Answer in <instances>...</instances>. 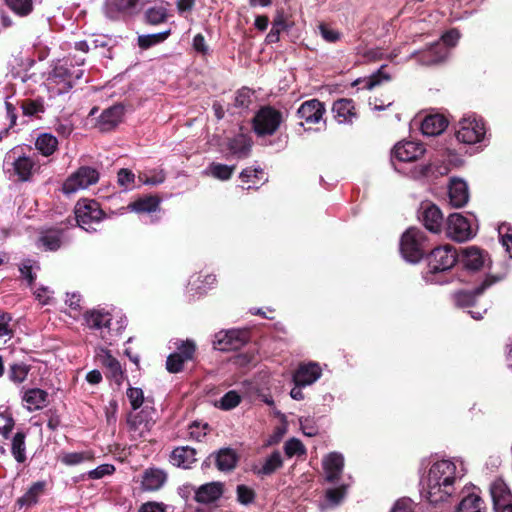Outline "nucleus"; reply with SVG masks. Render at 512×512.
I'll list each match as a JSON object with an SVG mask.
<instances>
[{"instance_id": "obj_56", "label": "nucleus", "mask_w": 512, "mask_h": 512, "mask_svg": "<svg viewBox=\"0 0 512 512\" xmlns=\"http://www.w3.org/2000/svg\"><path fill=\"white\" fill-rule=\"evenodd\" d=\"M117 181L121 187L128 189L134 184L135 174L127 168H121L117 174Z\"/></svg>"}, {"instance_id": "obj_39", "label": "nucleus", "mask_w": 512, "mask_h": 512, "mask_svg": "<svg viewBox=\"0 0 512 512\" xmlns=\"http://www.w3.org/2000/svg\"><path fill=\"white\" fill-rule=\"evenodd\" d=\"M283 459L278 450L273 451L265 460L262 467L257 471L258 475L270 476L278 469L282 468Z\"/></svg>"}, {"instance_id": "obj_37", "label": "nucleus", "mask_w": 512, "mask_h": 512, "mask_svg": "<svg viewBox=\"0 0 512 512\" xmlns=\"http://www.w3.org/2000/svg\"><path fill=\"white\" fill-rule=\"evenodd\" d=\"M25 441L26 433L22 430L17 431L11 440V454L19 464H23L27 460Z\"/></svg>"}, {"instance_id": "obj_61", "label": "nucleus", "mask_w": 512, "mask_h": 512, "mask_svg": "<svg viewBox=\"0 0 512 512\" xmlns=\"http://www.w3.org/2000/svg\"><path fill=\"white\" fill-rule=\"evenodd\" d=\"M264 171L262 168L247 167L240 173V179L243 182H250L253 178L261 180L263 178Z\"/></svg>"}, {"instance_id": "obj_7", "label": "nucleus", "mask_w": 512, "mask_h": 512, "mask_svg": "<svg viewBox=\"0 0 512 512\" xmlns=\"http://www.w3.org/2000/svg\"><path fill=\"white\" fill-rule=\"evenodd\" d=\"M488 490L494 512H512V488L503 478H495Z\"/></svg>"}, {"instance_id": "obj_54", "label": "nucleus", "mask_w": 512, "mask_h": 512, "mask_svg": "<svg viewBox=\"0 0 512 512\" xmlns=\"http://www.w3.org/2000/svg\"><path fill=\"white\" fill-rule=\"evenodd\" d=\"M127 397L133 410L139 409L144 402V394L141 388L129 387L127 389Z\"/></svg>"}, {"instance_id": "obj_51", "label": "nucleus", "mask_w": 512, "mask_h": 512, "mask_svg": "<svg viewBox=\"0 0 512 512\" xmlns=\"http://www.w3.org/2000/svg\"><path fill=\"white\" fill-rule=\"evenodd\" d=\"M91 458L88 452H69L62 455L61 462L67 466H74Z\"/></svg>"}, {"instance_id": "obj_35", "label": "nucleus", "mask_w": 512, "mask_h": 512, "mask_svg": "<svg viewBox=\"0 0 512 512\" xmlns=\"http://www.w3.org/2000/svg\"><path fill=\"white\" fill-rule=\"evenodd\" d=\"M166 481V474L155 468L147 469L142 477L141 485L143 490L156 491L160 489Z\"/></svg>"}, {"instance_id": "obj_10", "label": "nucleus", "mask_w": 512, "mask_h": 512, "mask_svg": "<svg viewBox=\"0 0 512 512\" xmlns=\"http://www.w3.org/2000/svg\"><path fill=\"white\" fill-rule=\"evenodd\" d=\"M500 280L499 277L487 276L482 283L474 288L473 290H458L453 293L452 299L454 304L459 308H468L476 304L477 299L481 296L484 291L491 285L495 284Z\"/></svg>"}, {"instance_id": "obj_6", "label": "nucleus", "mask_w": 512, "mask_h": 512, "mask_svg": "<svg viewBox=\"0 0 512 512\" xmlns=\"http://www.w3.org/2000/svg\"><path fill=\"white\" fill-rule=\"evenodd\" d=\"M486 134V126L482 117L467 115L459 120L455 137L463 144H476L481 142Z\"/></svg>"}, {"instance_id": "obj_17", "label": "nucleus", "mask_w": 512, "mask_h": 512, "mask_svg": "<svg viewBox=\"0 0 512 512\" xmlns=\"http://www.w3.org/2000/svg\"><path fill=\"white\" fill-rule=\"evenodd\" d=\"M424 153L425 147L423 144L413 141H401L394 146L392 157L400 162H413L423 156Z\"/></svg>"}, {"instance_id": "obj_48", "label": "nucleus", "mask_w": 512, "mask_h": 512, "mask_svg": "<svg viewBox=\"0 0 512 512\" xmlns=\"http://www.w3.org/2000/svg\"><path fill=\"white\" fill-rule=\"evenodd\" d=\"M237 501L242 505L252 504L256 499V492L251 487L239 484L236 487Z\"/></svg>"}, {"instance_id": "obj_29", "label": "nucleus", "mask_w": 512, "mask_h": 512, "mask_svg": "<svg viewBox=\"0 0 512 512\" xmlns=\"http://www.w3.org/2000/svg\"><path fill=\"white\" fill-rule=\"evenodd\" d=\"M170 462L177 467L190 468L196 462V450L189 446L177 447L170 455Z\"/></svg>"}, {"instance_id": "obj_3", "label": "nucleus", "mask_w": 512, "mask_h": 512, "mask_svg": "<svg viewBox=\"0 0 512 512\" xmlns=\"http://www.w3.org/2000/svg\"><path fill=\"white\" fill-rule=\"evenodd\" d=\"M459 260V251L451 244L430 248L426 255L428 273L437 274L452 269Z\"/></svg>"}, {"instance_id": "obj_14", "label": "nucleus", "mask_w": 512, "mask_h": 512, "mask_svg": "<svg viewBox=\"0 0 512 512\" xmlns=\"http://www.w3.org/2000/svg\"><path fill=\"white\" fill-rule=\"evenodd\" d=\"M419 219L427 230L439 233L443 225V214L440 208L431 202H423L419 210Z\"/></svg>"}, {"instance_id": "obj_11", "label": "nucleus", "mask_w": 512, "mask_h": 512, "mask_svg": "<svg viewBox=\"0 0 512 512\" xmlns=\"http://www.w3.org/2000/svg\"><path fill=\"white\" fill-rule=\"evenodd\" d=\"M248 338V332L244 330L221 331L215 335L214 348L220 351L238 350L248 341Z\"/></svg>"}, {"instance_id": "obj_25", "label": "nucleus", "mask_w": 512, "mask_h": 512, "mask_svg": "<svg viewBox=\"0 0 512 512\" xmlns=\"http://www.w3.org/2000/svg\"><path fill=\"white\" fill-rule=\"evenodd\" d=\"M223 495V484L211 482L201 485L195 492V500L198 503L209 504L217 501Z\"/></svg>"}, {"instance_id": "obj_62", "label": "nucleus", "mask_w": 512, "mask_h": 512, "mask_svg": "<svg viewBox=\"0 0 512 512\" xmlns=\"http://www.w3.org/2000/svg\"><path fill=\"white\" fill-rule=\"evenodd\" d=\"M115 471V467L111 464H102L97 468L89 471L88 476L90 479H101L106 475H111Z\"/></svg>"}, {"instance_id": "obj_30", "label": "nucleus", "mask_w": 512, "mask_h": 512, "mask_svg": "<svg viewBox=\"0 0 512 512\" xmlns=\"http://www.w3.org/2000/svg\"><path fill=\"white\" fill-rule=\"evenodd\" d=\"M251 147V139L244 134H239L233 138H230L227 142L228 150L238 159L247 158L250 155Z\"/></svg>"}, {"instance_id": "obj_49", "label": "nucleus", "mask_w": 512, "mask_h": 512, "mask_svg": "<svg viewBox=\"0 0 512 512\" xmlns=\"http://www.w3.org/2000/svg\"><path fill=\"white\" fill-rule=\"evenodd\" d=\"M284 452L287 457L302 456L306 454L304 444L297 438H291L285 442Z\"/></svg>"}, {"instance_id": "obj_5", "label": "nucleus", "mask_w": 512, "mask_h": 512, "mask_svg": "<svg viewBox=\"0 0 512 512\" xmlns=\"http://www.w3.org/2000/svg\"><path fill=\"white\" fill-rule=\"evenodd\" d=\"M76 224L87 232H94L93 223H99L106 217L98 201L94 199H80L74 208Z\"/></svg>"}, {"instance_id": "obj_60", "label": "nucleus", "mask_w": 512, "mask_h": 512, "mask_svg": "<svg viewBox=\"0 0 512 512\" xmlns=\"http://www.w3.org/2000/svg\"><path fill=\"white\" fill-rule=\"evenodd\" d=\"M319 30L323 39L329 43H335L341 38V33L339 31L331 29L326 24H320Z\"/></svg>"}, {"instance_id": "obj_59", "label": "nucleus", "mask_w": 512, "mask_h": 512, "mask_svg": "<svg viewBox=\"0 0 512 512\" xmlns=\"http://www.w3.org/2000/svg\"><path fill=\"white\" fill-rule=\"evenodd\" d=\"M11 321V314L0 310V337L12 336L13 330L10 326Z\"/></svg>"}, {"instance_id": "obj_55", "label": "nucleus", "mask_w": 512, "mask_h": 512, "mask_svg": "<svg viewBox=\"0 0 512 512\" xmlns=\"http://www.w3.org/2000/svg\"><path fill=\"white\" fill-rule=\"evenodd\" d=\"M195 351V343L193 341L187 340L178 347V351L175 353L178 354L179 357H181L186 362L193 359Z\"/></svg>"}, {"instance_id": "obj_18", "label": "nucleus", "mask_w": 512, "mask_h": 512, "mask_svg": "<svg viewBox=\"0 0 512 512\" xmlns=\"http://www.w3.org/2000/svg\"><path fill=\"white\" fill-rule=\"evenodd\" d=\"M325 105L318 99H311L303 102L297 110V116L304 119L308 124L318 123L324 113Z\"/></svg>"}, {"instance_id": "obj_13", "label": "nucleus", "mask_w": 512, "mask_h": 512, "mask_svg": "<svg viewBox=\"0 0 512 512\" xmlns=\"http://www.w3.org/2000/svg\"><path fill=\"white\" fill-rule=\"evenodd\" d=\"M125 107L121 103L114 104L102 111L96 122V128L100 132H110L122 122Z\"/></svg>"}, {"instance_id": "obj_36", "label": "nucleus", "mask_w": 512, "mask_h": 512, "mask_svg": "<svg viewBox=\"0 0 512 512\" xmlns=\"http://www.w3.org/2000/svg\"><path fill=\"white\" fill-rule=\"evenodd\" d=\"M161 199L156 195H144L128 205L131 211L137 213H151L158 210Z\"/></svg>"}, {"instance_id": "obj_28", "label": "nucleus", "mask_w": 512, "mask_h": 512, "mask_svg": "<svg viewBox=\"0 0 512 512\" xmlns=\"http://www.w3.org/2000/svg\"><path fill=\"white\" fill-rule=\"evenodd\" d=\"M448 126V120L441 114L426 116L421 123V131L424 135L436 136L441 134Z\"/></svg>"}, {"instance_id": "obj_43", "label": "nucleus", "mask_w": 512, "mask_h": 512, "mask_svg": "<svg viewBox=\"0 0 512 512\" xmlns=\"http://www.w3.org/2000/svg\"><path fill=\"white\" fill-rule=\"evenodd\" d=\"M53 78L57 83L63 82V90L68 91L74 86L73 72L67 67L60 65L53 69Z\"/></svg>"}, {"instance_id": "obj_1", "label": "nucleus", "mask_w": 512, "mask_h": 512, "mask_svg": "<svg viewBox=\"0 0 512 512\" xmlns=\"http://www.w3.org/2000/svg\"><path fill=\"white\" fill-rule=\"evenodd\" d=\"M456 465L450 460L435 462L427 477L426 498L432 504L446 501L455 491Z\"/></svg>"}, {"instance_id": "obj_9", "label": "nucleus", "mask_w": 512, "mask_h": 512, "mask_svg": "<svg viewBox=\"0 0 512 512\" xmlns=\"http://www.w3.org/2000/svg\"><path fill=\"white\" fill-rule=\"evenodd\" d=\"M446 235L456 242H465L474 236L470 221L460 213H452L448 216Z\"/></svg>"}, {"instance_id": "obj_21", "label": "nucleus", "mask_w": 512, "mask_h": 512, "mask_svg": "<svg viewBox=\"0 0 512 512\" xmlns=\"http://www.w3.org/2000/svg\"><path fill=\"white\" fill-rule=\"evenodd\" d=\"M450 204L455 208H461L468 203L469 190L467 183L458 178H452L448 186Z\"/></svg>"}, {"instance_id": "obj_63", "label": "nucleus", "mask_w": 512, "mask_h": 512, "mask_svg": "<svg viewBox=\"0 0 512 512\" xmlns=\"http://www.w3.org/2000/svg\"><path fill=\"white\" fill-rule=\"evenodd\" d=\"M460 38V34L457 29H450L446 31L441 37V44L447 49L448 47H454Z\"/></svg>"}, {"instance_id": "obj_47", "label": "nucleus", "mask_w": 512, "mask_h": 512, "mask_svg": "<svg viewBox=\"0 0 512 512\" xmlns=\"http://www.w3.org/2000/svg\"><path fill=\"white\" fill-rule=\"evenodd\" d=\"M145 18L147 23L151 25H158L167 20V9L163 6L151 7L146 10Z\"/></svg>"}, {"instance_id": "obj_24", "label": "nucleus", "mask_w": 512, "mask_h": 512, "mask_svg": "<svg viewBox=\"0 0 512 512\" xmlns=\"http://www.w3.org/2000/svg\"><path fill=\"white\" fill-rule=\"evenodd\" d=\"M455 512H488V506L479 493L470 492L462 497Z\"/></svg>"}, {"instance_id": "obj_15", "label": "nucleus", "mask_w": 512, "mask_h": 512, "mask_svg": "<svg viewBox=\"0 0 512 512\" xmlns=\"http://www.w3.org/2000/svg\"><path fill=\"white\" fill-rule=\"evenodd\" d=\"M487 257L488 253L485 250L469 246L460 250L458 263L466 270L478 271L484 266Z\"/></svg>"}, {"instance_id": "obj_4", "label": "nucleus", "mask_w": 512, "mask_h": 512, "mask_svg": "<svg viewBox=\"0 0 512 512\" xmlns=\"http://www.w3.org/2000/svg\"><path fill=\"white\" fill-rule=\"evenodd\" d=\"M283 121V114L280 110L274 106L265 105L260 107L254 115L252 126L257 136H272L280 128Z\"/></svg>"}, {"instance_id": "obj_40", "label": "nucleus", "mask_w": 512, "mask_h": 512, "mask_svg": "<svg viewBox=\"0 0 512 512\" xmlns=\"http://www.w3.org/2000/svg\"><path fill=\"white\" fill-rule=\"evenodd\" d=\"M5 5L17 16L27 17L34 10L33 0H3Z\"/></svg>"}, {"instance_id": "obj_19", "label": "nucleus", "mask_w": 512, "mask_h": 512, "mask_svg": "<svg viewBox=\"0 0 512 512\" xmlns=\"http://www.w3.org/2000/svg\"><path fill=\"white\" fill-rule=\"evenodd\" d=\"M325 480L328 483H337L341 479L344 468V457L337 452L330 453L323 461Z\"/></svg>"}, {"instance_id": "obj_44", "label": "nucleus", "mask_w": 512, "mask_h": 512, "mask_svg": "<svg viewBox=\"0 0 512 512\" xmlns=\"http://www.w3.org/2000/svg\"><path fill=\"white\" fill-rule=\"evenodd\" d=\"M288 25L283 15H278L272 23V28L266 36V42L268 44L276 43L280 40L281 32L287 29Z\"/></svg>"}, {"instance_id": "obj_31", "label": "nucleus", "mask_w": 512, "mask_h": 512, "mask_svg": "<svg viewBox=\"0 0 512 512\" xmlns=\"http://www.w3.org/2000/svg\"><path fill=\"white\" fill-rule=\"evenodd\" d=\"M100 362L102 366L107 369L106 376L112 378L114 382L120 386L124 379V373L119 361L113 357L109 351H105V353L100 356Z\"/></svg>"}, {"instance_id": "obj_57", "label": "nucleus", "mask_w": 512, "mask_h": 512, "mask_svg": "<svg viewBox=\"0 0 512 512\" xmlns=\"http://www.w3.org/2000/svg\"><path fill=\"white\" fill-rule=\"evenodd\" d=\"M32 260L30 259H27L25 261H23L20 266H19V271L21 273V276L27 280L28 282V285L31 287L35 280H36V275L33 273V265H32Z\"/></svg>"}, {"instance_id": "obj_32", "label": "nucleus", "mask_w": 512, "mask_h": 512, "mask_svg": "<svg viewBox=\"0 0 512 512\" xmlns=\"http://www.w3.org/2000/svg\"><path fill=\"white\" fill-rule=\"evenodd\" d=\"M47 488V482L37 481L34 482L29 489L26 491V493L17 499V504L20 507H31L38 503L39 497L44 495Z\"/></svg>"}, {"instance_id": "obj_27", "label": "nucleus", "mask_w": 512, "mask_h": 512, "mask_svg": "<svg viewBox=\"0 0 512 512\" xmlns=\"http://www.w3.org/2000/svg\"><path fill=\"white\" fill-rule=\"evenodd\" d=\"M36 162L29 156H20L13 162L14 175L20 182H29L32 180L35 171Z\"/></svg>"}, {"instance_id": "obj_58", "label": "nucleus", "mask_w": 512, "mask_h": 512, "mask_svg": "<svg viewBox=\"0 0 512 512\" xmlns=\"http://www.w3.org/2000/svg\"><path fill=\"white\" fill-rule=\"evenodd\" d=\"M185 361L178 354L172 353L167 357L166 369L170 373H179L183 369Z\"/></svg>"}, {"instance_id": "obj_46", "label": "nucleus", "mask_w": 512, "mask_h": 512, "mask_svg": "<svg viewBox=\"0 0 512 512\" xmlns=\"http://www.w3.org/2000/svg\"><path fill=\"white\" fill-rule=\"evenodd\" d=\"M386 66H381L380 69L377 70V72L373 73L371 76H369L367 79L364 80V88L371 90L375 88L376 86H379L383 82H387L391 80L390 74H388L385 71Z\"/></svg>"}, {"instance_id": "obj_42", "label": "nucleus", "mask_w": 512, "mask_h": 512, "mask_svg": "<svg viewBox=\"0 0 512 512\" xmlns=\"http://www.w3.org/2000/svg\"><path fill=\"white\" fill-rule=\"evenodd\" d=\"M30 369V365H27L23 362L13 363L9 365L8 378L13 383L20 384L26 380Z\"/></svg>"}, {"instance_id": "obj_22", "label": "nucleus", "mask_w": 512, "mask_h": 512, "mask_svg": "<svg viewBox=\"0 0 512 512\" xmlns=\"http://www.w3.org/2000/svg\"><path fill=\"white\" fill-rule=\"evenodd\" d=\"M322 370L317 363L303 364L298 367L293 375V380L297 386L311 385L320 378Z\"/></svg>"}, {"instance_id": "obj_53", "label": "nucleus", "mask_w": 512, "mask_h": 512, "mask_svg": "<svg viewBox=\"0 0 512 512\" xmlns=\"http://www.w3.org/2000/svg\"><path fill=\"white\" fill-rule=\"evenodd\" d=\"M241 402V396L238 392L231 390L224 394L220 400V407L224 410H231Z\"/></svg>"}, {"instance_id": "obj_12", "label": "nucleus", "mask_w": 512, "mask_h": 512, "mask_svg": "<svg viewBox=\"0 0 512 512\" xmlns=\"http://www.w3.org/2000/svg\"><path fill=\"white\" fill-rule=\"evenodd\" d=\"M448 51L440 41L433 42L425 48L415 51L412 58L425 66L437 65L447 58Z\"/></svg>"}, {"instance_id": "obj_45", "label": "nucleus", "mask_w": 512, "mask_h": 512, "mask_svg": "<svg viewBox=\"0 0 512 512\" xmlns=\"http://www.w3.org/2000/svg\"><path fill=\"white\" fill-rule=\"evenodd\" d=\"M170 35V30L165 32L141 35L138 37V46L141 49H149L150 47L165 41Z\"/></svg>"}, {"instance_id": "obj_33", "label": "nucleus", "mask_w": 512, "mask_h": 512, "mask_svg": "<svg viewBox=\"0 0 512 512\" xmlns=\"http://www.w3.org/2000/svg\"><path fill=\"white\" fill-rule=\"evenodd\" d=\"M48 393L40 388H32L25 391L22 400L27 404L29 411L42 409L48 403Z\"/></svg>"}, {"instance_id": "obj_20", "label": "nucleus", "mask_w": 512, "mask_h": 512, "mask_svg": "<svg viewBox=\"0 0 512 512\" xmlns=\"http://www.w3.org/2000/svg\"><path fill=\"white\" fill-rule=\"evenodd\" d=\"M68 225L73 226L72 221L67 219L65 227H51L41 231L38 241L48 251H56L62 246L63 233Z\"/></svg>"}, {"instance_id": "obj_50", "label": "nucleus", "mask_w": 512, "mask_h": 512, "mask_svg": "<svg viewBox=\"0 0 512 512\" xmlns=\"http://www.w3.org/2000/svg\"><path fill=\"white\" fill-rule=\"evenodd\" d=\"M347 490L348 485L342 484L338 487L327 489L325 492V497L327 501L332 505H339L345 498Z\"/></svg>"}, {"instance_id": "obj_52", "label": "nucleus", "mask_w": 512, "mask_h": 512, "mask_svg": "<svg viewBox=\"0 0 512 512\" xmlns=\"http://www.w3.org/2000/svg\"><path fill=\"white\" fill-rule=\"evenodd\" d=\"M21 108L26 116H34L44 112V105L38 100L25 99L22 101Z\"/></svg>"}, {"instance_id": "obj_2", "label": "nucleus", "mask_w": 512, "mask_h": 512, "mask_svg": "<svg viewBox=\"0 0 512 512\" xmlns=\"http://www.w3.org/2000/svg\"><path fill=\"white\" fill-rule=\"evenodd\" d=\"M430 246L429 238L423 230L409 227L400 237L399 251L407 262L417 264L426 259Z\"/></svg>"}, {"instance_id": "obj_23", "label": "nucleus", "mask_w": 512, "mask_h": 512, "mask_svg": "<svg viewBox=\"0 0 512 512\" xmlns=\"http://www.w3.org/2000/svg\"><path fill=\"white\" fill-rule=\"evenodd\" d=\"M213 456L215 459V465L221 472H230L234 470L239 461V456L236 451L229 447L219 449L217 452L211 454L209 458Z\"/></svg>"}, {"instance_id": "obj_16", "label": "nucleus", "mask_w": 512, "mask_h": 512, "mask_svg": "<svg viewBox=\"0 0 512 512\" xmlns=\"http://www.w3.org/2000/svg\"><path fill=\"white\" fill-rule=\"evenodd\" d=\"M332 113L339 124L352 125L358 119V112L354 100L340 98L333 102Z\"/></svg>"}, {"instance_id": "obj_64", "label": "nucleus", "mask_w": 512, "mask_h": 512, "mask_svg": "<svg viewBox=\"0 0 512 512\" xmlns=\"http://www.w3.org/2000/svg\"><path fill=\"white\" fill-rule=\"evenodd\" d=\"M250 103V89L243 87L242 89L238 90L235 97V106L247 108Z\"/></svg>"}, {"instance_id": "obj_41", "label": "nucleus", "mask_w": 512, "mask_h": 512, "mask_svg": "<svg viewBox=\"0 0 512 512\" xmlns=\"http://www.w3.org/2000/svg\"><path fill=\"white\" fill-rule=\"evenodd\" d=\"M235 168H236L235 165L229 166L226 164L212 162L207 167V173L216 179H219L221 181H226L231 178Z\"/></svg>"}, {"instance_id": "obj_38", "label": "nucleus", "mask_w": 512, "mask_h": 512, "mask_svg": "<svg viewBox=\"0 0 512 512\" xmlns=\"http://www.w3.org/2000/svg\"><path fill=\"white\" fill-rule=\"evenodd\" d=\"M35 147L42 156L49 157L57 150L58 140L50 133H42L37 137Z\"/></svg>"}, {"instance_id": "obj_8", "label": "nucleus", "mask_w": 512, "mask_h": 512, "mask_svg": "<svg viewBox=\"0 0 512 512\" xmlns=\"http://www.w3.org/2000/svg\"><path fill=\"white\" fill-rule=\"evenodd\" d=\"M99 180V172L92 167L82 166L72 173L63 183L64 194H72L79 189H85Z\"/></svg>"}, {"instance_id": "obj_34", "label": "nucleus", "mask_w": 512, "mask_h": 512, "mask_svg": "<svg viewBox=\"0 0 512 512\" xmlns=\"http://www.w3.org/2000/svg\"><path fill=\"white\" fill-rule=\"evenodd\" d=\"M83 317L86 325L90 329L96 330L103 327H109L112 320L110 313L98 309L86 311Z\"/></svg>"}, {"instance_id": "obj_26", "label": "nucleus", "mask_w": 512, "mask_h": 512, "mask_svg": "<svg viewBox=\"0 0 512 512\" xmlns=\"http://www.w3.org/2000/svg\"><path fill=\"white\" fill-rule=\"evenodd\" d=\"M155 415L156 410L153 407L145 406L140 412L136 414L130 413L127 422L130 428L133 430L139 429L141 425H143L145 429L150 430L156 422L154 418Z\"/></svg>"}]
</instances>
